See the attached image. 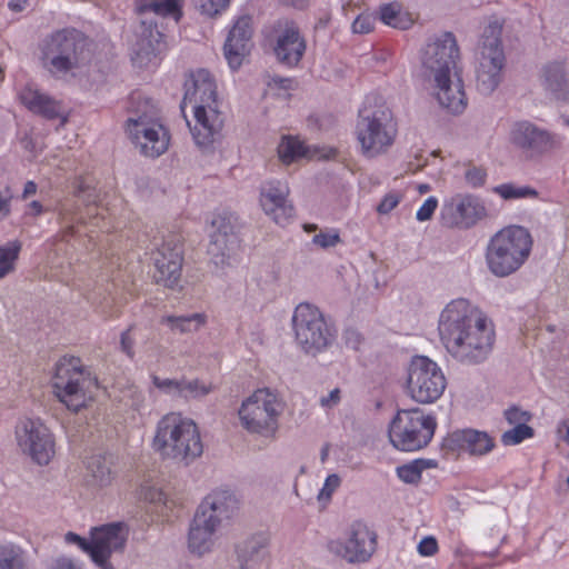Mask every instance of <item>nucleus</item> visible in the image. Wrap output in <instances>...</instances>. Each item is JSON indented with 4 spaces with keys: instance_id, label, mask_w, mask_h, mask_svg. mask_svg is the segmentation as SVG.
<instances>
[{
    "instance_id": "f257e3e1",
    "label": "nucleus",
    "mask_w": 569,
    "mask_h": 569,
    "mask_svg": "<svg viewBox=\"0 0 569 569\" xmlns=\"http://www.w3.org/2000/svg\"><path fill=\"white\" fill-rule=\"evenodd\" d=\"M438 333L446 351L459 363L486 361L495 343V326L490 318L469 300L449 301L438 318Z\"/></svg>"
},
{
    "instance_id": "f03ea898",
    "label": "nucleus",
    "mask_w": 569,
    "mask_h": 569,
    "mask_svg": "<svg viewBox=\"0 0 569 569\" xmlns=\"http://www.w3.org/2000/svg\"><path fill=\"white\" fill-rule=\"evenodd\" d=\"M151 446L162 458L186 465L203 452L197 422L177 411L168 412L158 420Z\"/></svg>"
},
{
    "instance_id": "7ed1b4c3",
    "label": "nucleus",
    "mask_w": 569,
    "mask_h": 569,
    "mask_svg": "<svg viewBox=\"0 0 569 569\" xmlns=\"http://www.w3.org/2000/svg\"><path fill=\"white\" fill-rule=\"evenodd\" d=\"M182 8L183 0H136V10L142 17L132 44L131 59L136 67L157 64L158 56L166 49L163 34L147 16L153 13L177 23L182 17Z\"/></svg>"
},
{
    "instance_id": "20e7f679",
    "label": "nucleus",
    "mask_w": 569,
    "mask_h": 569,
    "mask_svg": "<svg viewBox=\"0 0 569 569\" xmlns=\"http://www.w3.org/2000/svg\"><path fill=\"white\" fill-rule=\"evenodd\" d=\"M286 403L274 390L262 387L244 396L236 410V426L246 435L274 439Z\"/></svg>"
},
{
    "instance_id": "39448f33",
    "label": "nucleus",
    "mask_w": 569,
    "mask_h": 569,
    "mask_svg": "<svg viewBox=\"0 0 569 569\" xmlns=\"http://www.w3.org/2000/svg\"><path fill=\"white\" fill-rule=\"evenodd\" d=\"M533 246L530 231L519 224H510L498 230L488 241L486 264L498 278L517 272L529 259Z\"/></svg>"
},
{
    "instance_id": "423d86ee",
    "label": "nucleus",
    "mask_w": 569,
    "mask_h": 569,
    "mask_svg": "<svg viewBox=\"0 0 569 569\" xmlns=\"http://www.w3.org/2000/svg\"><path fill=\"white\" fill-rule=\"evenodd\" d=\"M52 389L61 403L78 412L93 401L98 383L79 358L62 357L54 367Z\"/></svg>"
},
{
    "instance_id": "0eeeda50",
    "label": "nucleus",
    "mask_w": 569,
    "mask_h": 569,
    "mask_svg": "<svg viewBox=\"0 0 569 569\" xmlns=\"http://www.w3.org/2000/svg\"><path fill=\"white\" fill-rule=\"evenodd\" d=\"M90 59L89 40L76 31H59L41 46L42 64L52 74L72 72Z\"/></svg>"
},
{
    "instance_id": "6e6552de",
    "label": "nucleus",
    "mask_w": 569,
    "mask_h": 569,
    "mask_svg": "<svg viewBox=\"0 0 569 569\" xmlns=\"http://www.w3.org/2000/svg\"><path fill=\"white\" fill-rule=\"evenodd\" d=\"M291 325L298 347L307 355L323 352L336 339L333 326L318 307L308 302H301L295 308Z\"/></svg>"
},
{
    "instance_id": "1a4fd4ad",
    "label": "nucleus",
    "mask_w": 569,
    "mask_h": 569,
    "mask_svg": "<svg viewBox=\"0 0 569 569\" xmlns=\"http://www.w3.org/2000/svg\"><path fill=\"white\" fill-rule=\"evenodd\" d=\"M506 57L501 44V29L488 26L481 36L476 53V87L485 94H491L501 83Z\"/></svg>"
},
{
    "instance_id": "9d476101",
    "label": "nucleus",
    "mask_w": 569,
    "mask_h": 569,
    "mask_svg": "<svg viewBox=\"0 0 569 569\" xmlns=\"http://www.w3.org/2000/svg\"><path fill=\"white\" fill-rule=\"evenodd\" d=\"M436 420L419 409L399 410L389 425L388 437L400 451H417L426 447L433 437Z\"/></svg>"
},
{
    "instance_id": "9b49d317",
    "label": "nucleus",
    "mask_w": 569,
    "mask_h": 569,
    "mask_svg": "<svg viewBox=\"0 0 569 569\" xmlns=\"http://www.w3.org/2000/svg\"><path fill=\"white\" fill-rule=\"evenodd\" d=\"M405 387L411 400L429 405L441 398L447 388V379L435 360L426 356H415L407 367Z\"/></svg>"
},
{
    "instance_id": "f8f14e48",
    "label": "nucleus",
    "mask_w": 569,
    "mask_h": 569,
    "mask_svg": "<svg viewBox=\"0 0 569 569\" xmlns=\"http://www.w3.org/2000/svg\"><path fill=\"white\" fill-rule=\"evenodd\" d=\"M356 139L360 153L368 159L378 158L389 151L397 137V127L387 110L361 116L356 126Z\"/></svg>"
},
{
    "instance_id": "ddd939ff",
    "label": "nucleus",
    "mask_w": 569,
    "mask_h": 569,
    "mask_svg": "<svg viewBox=\"0 0 569 569\" xmlns=\"http://www.w3.org/2000/svg\"><path fill=\"white\" fill-rule=\"evenodd\" d=\"M16 441L33 462L46 466L56 455V440L40 418H22L16 426Z\"/></svg>"
},
{
    "instance_id": "4468645a",
    "label": "nucleus",
    "mask_w": 569,
    "mask_h": 569,
    "mask_svg": "<svg viewBox=\"0 0 569 569\" xmlns=\"http://www.w3.org/2000/svg\"><path fill=\"white\" fill-rule=\"evenodd\" d=\"M127 133L134 147L149 158L163 154L170 144L169 130L158 118L147 112L128 119Z\"/></svg>"
},
{
    "instance_id": "2eb2a0df",
    "label": "nucleus",
    "mask_w": 569,
    "mask_h": 569,
    "mask_svg": "<svg viewBox=\"0 0 569 569\" xmlns=\"http://www.w3.org/2000/svg\"><path fill=\"white\" fill-rule=\"evenodd\" d=\"M487 217L485 202L468 192H458L446 198L439 213L441 224L450 229H469Z\"/></svg>"
},
{
    "instance_id": "dca6fc26",
    "label": "nucleus",
    "mask_w": 569,
    "mask_h": 569,
    "mask_svg": "<svg viewBox=\"0 0 569 569\" xmlns=\"http://www.w3.org/2000/svg\"><path fill=\"white\" fill-rule=\"evenodd\" d=\"M459 49L455 37L443 32L431 38L421 53V64L426 79L458 71Z\"/></svg>"
},
{
    "instance_id": "f3484780",
    "label": "nucleus",
    "mask_w": 569,
    "mask_h": 569,
    "mask_svg": "<svg viewBox=\"0 0 569 569\" xmlns=\"http://www.w3.org/2000/svg\"><path fill=\"white\" fill-rule=\"evenodd\" d=\"M128 531L122 523H109L91 530L90 557L100 569H113L109 558L113 552L121 551Z\"/></svg>"
},
{
    "instance_id": "a211bd4d",
    "label": "nucleus",
    "mask_w": 569,
    "mask_h": 569,
    "mask_svg": "<svg viewBox=\"0 0 569 569\" xmlns=\"http://www.w3.org/2000/svg\"><path fill=\"white\" fill-rule=\"evenodd\" d=\"M289 196L290 188L287 181L267 180L261 184L259 191L260 208L277 224L284 226L295 213Z\"/></svg>"
},
{
    "instance_id": "6ab92c4d",
    "label": "nucleus",
    "mask_w": 569,
    "mask_h": 569,
    "mask_svg": "<svg viewBox=\"0 0 569 569\" xmlns=\"http://www.w3.org/2000/svg\"><path fill=\"white\" fill-rule=\"evenodd\" d=\"M252 37V18L248 14L237 17L223 44V56L232 70H238L249 57L253 47Z\"/></svg>"
},
{
    "instance_id": "aec40b11",
    "label": "nucleus",
    "mask_w": 569,
    "mask_h": 569,
    "mask_svg": "<svg viewBox=\"0 0 569 569\" xmlns=\"http://www.w3.org/2000/svg\"><path fill=\"white\" fill-rule=\"evenodd\" d=\"M238 218L230 212L217 213L211 221L208 252L214 264H224L238 244Z\"/></svg>"
},
{
    "instance_id": "412c9836",
    "label": "nucleus",
    "mask_w": 569,
    "mask_h": 569,
    "mask_svg": "<svg viewBox=\"0 0 569 569\" xmlns=\"http://www.w3.org/2000/svg\"><path fill=\"white\" fill-rule=\"evenodd\" d=\"M438 104L452 114L462 113L468 104L460 70L427 79Z\"/></svg>"
},
{
    "instance_id": "4be33fe9",
    "label": "nucleus",
    "mask_w": 569,
    "mask_h": 569,
    "mask_svg": "<svg viewBox=\"0 0 569 569\" xmlns=\"http://www.w3.org/2000/svg\"><path fill=\"white\" fill-rule=\"evenodd\" d=\"M509 140L530 159L538 158L556 147L555 137L550 132L528 121L515 123L510 129Z\"/></svg>"
},
{
    "instance_id": "5701e85b",
    "label": "nucleus",
    "mask_w": 569,
    "mask_h": 569,
    "mask_svg": "<svg viewBox=\"0 0 569 569\" xmlns=\"http://www.w3.org/2000/svg\"><path fill=\"white\" fill-rule=\"evenodd\" d=\"M376 546V533L365 522L355 521L348 528L345 540L335 550L349 562H365L373 555Z\"/></svg>"
},
{
    "instance_id": "b1692460",
    "label": "nucleus",
    "mask_w": 569,
    "mask_h": 569,
    "mask_svg": "<svg viewBox=\"0 0 569 569\" xmlns=\"http://www.w3.org/2000/svg\"><path fill=\"white\" fill-rule=\"evenodd\" d=\"M219 108V101L190 108L192 121H188V126L194 142L201 148L210 147L222 129L223 118Z\"/></svg>"
},
{
    "instance_id": "393cba45",
    "label": "nucleus",
    "mask_w": 569,
    "mask_h": 569,
    "mask_svg": "<svg viewBox=\"0 0 569 569\" xmlns=\"http://www.w3.org/2000/svg\"><path fill=\"white\" fill-rule=\"evenodd\" d=\"M272 50L278 62L296 67L305 54L306 41L292 22L280 23L273 31Z\"/></svg>"
},
{
    "instance_id": "a878e982",
    "label": "nucleus",
    "mask_w": 569,
    "mask_h": 569,
    "mask_svg": "<svg viewBox=\"0 0 569 569\" xmlns=\"http://www.w3.org/2000/svg\"><path fill=\"white\" fill-rule=\"evenodd\" d=\"M153 278L158 283L176 288L181 277L182 249L170 241L163 242L153 253Z\"/></svg>"
},
{
    "instance_id": "bb28decb",
    "label": "nucleus",
    "mask_w": 569,
    "mask_h": 569,
    "mask_svg": "<svg viewBox=\"0 0 569 569\" xmlns=\"http://www.w3.org/2000/svg\"><path fill=\"white\" fill-rule=\"evenodd\" d=\"M217 83L209 71L199 69L191 72L184 82L181 109L218 102Z\"/></svg>"
},
{
    "instance_id": "cd10ccee",
    "label": "nucleus",
    "mask_w": 569,
    "mask_h": 569,
    "mask_svg": "<svg viewBox=\"0 0 569 569\" xmlns=\"http://www.w3.org/2000/svg\"><path fill=\"white\" fill-rule=\"evenodd\" d=\"M545 88L558 99L569 101V59L548 61L541 69Z\"/></svg>"
},
{
    "instance_id": "c85d7f7f",
    "label": "nucleus",
    "mask_w": 569,
    "mask_h": 569,
    "mask_svg": "<svg viewBox=\"0 0 569 569\" xmlns=\"http://www.w3.org/2000/svg\"><path fill=\"white\" fill-rule=\"evenodd\" d=\"M450 445L471 456H485L489 453L493 447V439L485 431L475 429L457 430L449 436Z\"/></svg>"
},
{
    "instance_id": "c756f323",
    "label": "nucleus",
    "mask_w": 569,
    "mask_h": 569,
    "mask_svg": "<svg viewBox=\"0 0 569 569\" xmlns=\"http://www.w3.org/2000/svg\"><path fill=\"white\" fill-rule=\"evenodd\" d=\"M116 458L110 453L93 455L86 462L87 481L90 486L104 489L116 479Z\"/></svg>"
},
{
    "instance_id": "7c9ffc66",
    "label": "nucleus",
    "mask_w": 569,
    "mask_h": 569,
    "mask_svg": "<svg viewBox=\"0 0 569 569\" xmlns=\"http://www.w3.org/2000/svg\"><path fill=\"white\" fill-rule=\"evenodd\" d=\"M19 100L28 110L36 114L48 119L61 116V104L33 84H27L20 90Z\"/></svg>"
},
{
    "instance_id": "2f4dec72",
    "label": "nucleus",
    "mask_w": 569,
    "mask_h": 569,
    "mask_svg": "<svg viewBox=\"0 0 569 569\" xmlns=\"http://www.w3.org/2000/svg\"><path fill=\"white\" fill-rule=\"evenodd\" d=\"M222 521L230 520L239 508L236 495L226 488L211 491L200 503Z\"/></svg>"
},
{
    "instance_id": "473e14b6",
    "label": "nucleus",
    "mask_w": 569,
    "mask_h": 569,
    "mask_svg": "<svg viewBox=\"0 0 569 569\" xmlns=\"http://www.w3.org/2000/svg\"><path fill=\"white\" fill-rule=\"evenodd\" d=\"M217 532L191 521L188 532V550L190 553L202 557L210 553L216 545Z\"/></svg>"
},
{
    "instance_id": "72a5a7b5",
    "label": "nucleus",
    "mask_w": 569,
    "mask_h": 569,
    "mask_svg": "<svg viewBox=\"0 0 569 569\" xmlns=\"http://www.w3.org/2000/svg\"><path fill=\"white\" fill-rule=\"evenodd\" d=\"M160 323L166 326L173 333H194L207 323V316L202 312L166 315L161 317Z\"/></svg>"
},
{
    "instance_id": "f704fd0d",
    "label": "nucleus",
    "mask_w": 569,
    "mask_h": 569,
    "mask_svg": "<svg viewBox=\"0 0 569 569\" xmlns=\"http://www.w3.org/2000/svg\"><path fill=\"white\" fill-rule=\"evenodd\" d=\"M268 543L269 538L263 533H258L247 539L240 550L242 567L253 569L257 565L262 562L267 556L266 550Z\"/></svg>"
},
{
    "instance_id": "c9c22d12",
    "label": "nucleus",
    "mask_w": 569,
    "mask_h": 569,
    "mask_svg": "<svg viewBox=\"0 0 569 569\" xmlns=\"http://www.w3.org/2000/svg\"><path fill=\"white\" fill-rule=\"evenodd\" d=\"M277 156L282 164L289 166L307 157L308 148L297 137L282 136L277 147Z\"/></svg>"
},
{
    "instance_id": "e433bc0d",
    "label": "nucleus",
    "mask_w": 569,
    "mask_h": 569,
    "mask_svg": "<svg viewBox=\"0 0 569 569\" xmlns=\"http://www.w3.org/2000/svg\"><path fill=\"white\" fill-rule=\"evenodd\" d=\"M138 497L142 501L149 502L157 508H160L161 511L172 510L176 506L174 500L169 497L167 492L152 483L141 485L138 490Z\"/></svg>"
},
{
    "instance_id": "4c0bfd02",
    "label": "nucleus",
    "mask_w": 569,
    "mask_h": 569,
    "mask_svg": "<svg viewBox=\"0 0 569 569\" xmlns=\"http://www.w3.org/2000/svg\"><path fill=\"white\" fill-rule=\"evenodd\" d=\"M381 20L385 24L406 30L413 23V19L408 12L402 11L397 3L386 4L380 11Z\"/></svg>"
},
{
    "instance_id": "58836bf2",
    "label": "nucleus",
    "mask_w": 569,
    "mask_h": 569,
    "mask_svg": "<svg viewBox=\"0 0 569 569\" xmlns=\"http://www.w3.org/2000/svg\"><path fill=\"white\" fill-rule=\"evenodd\" d=\"M21 247V242L18 240H11L0 246V280L14 271Z\"/></svg>"
},
{
    "instance_id": "ea45409f",
    "label": "nucleus",
    "mask_w": 569,
    "mask_h": 569,
    "mask_svg": "<svg viewBox=\"0 0 569 569\" xmlns=\"http://www.w3.org/2000/svg\"><path fill=\"white\" fill-rule=\"evenodd\" d=\"M492 191L503 200L537 199L538 191L525 184L501 183L493 187Z\"/></svg>"
},
{
    "instance_id": "a19ab883",
    "label": "nucleus",
    "mask_w": 569,
    "mask_h": 569,
    "mask_svg": "<svg viewBox=\"0 0 569 569\" xmlns=\"http://www.w3.org/2000/svg\"><path fill=\"white\" fill-rule=\"evenodd\" d=\"M433 466L431 460L415 459L397 468V476L406 483H418L422 471Z\"/></svg>"
},
{
    "instance_id": "79ce46f5",
    "label": "nucleus",
    "mask_w": 569,
    "mask_h": 569,
    "mask_svg": "<svg viewBox=\"0 0 569 569\" xmlns=\"http://www.w3.org/2000/svg\"><path fill=\"white\" fill-rule=\"evenodd\" d=\"M0 569H24L22 550L11 543L0 546Z\"/></svg>"
},
{
    "instance_id": "37998d69",
    "label": "nucleus",
    "mask_w": 569,
    "mask_h": 569,
    "mask_svg": "<svg viewBox=\"0 0 569 569\" xmlns=\"http://www.w3.org/2000/svg\"><path fill=\"white\" fill-rule=\"evenodd\" d=\"M212 391V386L198 379L188 380L182 379V398H202Z\"/></svg>"
},
{
    "instance_id": "c03bdc74",
    "label": "nucleus",
    "mask_w": 569,
    "mask_h": 569,
    "mask_svg": "<svg viewBox=\"0 0 569 569\" xmlns=\"http://www.w3.org/2000/svg\"><path fill=\"white\" fill-rule=\"evenodd\" d=\"M151 381L154 388L167 396L181 397L182 395V379L162 378L152 375Z\"/></svg>"
},
{
    "instance_id": "a18cd8bd",
    "label": "nucleus",
    "mask_w": 569,
    "mask_h": 569,
    "mask_svg": "<svg viewBox=\"0 0 569 569\" xmlns=\"http://www.w3.org/2000/svg\"><path fill=\"white\" fill-rule=\"evenodd\" d=\"M533 436V430L528 425L513 426L512 429L507 430L501 436V441L506 446H516L526 439Z\"/></svg>"
},
{
    "instance_id": "49530a36",
    "label": "nucleus",
    "mask_w": 569,
    "mask_h": 569,
    "mask_svg": "<svg viewBox=\"0 0 569 569\" xmlns=\"http://www.w3.org/2000/svg\"><path fill=\"white\" fill-rule=\"evenodd\" d=\"M339 243H341V238L337 229L320 230L312 237V244L321 249L333 248Z\"/></svg>"
},
{
    "instance_id": "de8ad7c7",
    "label": "nucleus",
    "mask_w": 569,
    "mask_h": 569,
    "mask_svg": "<svg viewBox=\"0 0 569 569\" xmlns=\"http://www.w3.org/2000/svg\"><path fill=\"white\" fill-rule=\"evenodd\" d=\"M232 0H198V7L202 14L214 18L228 10Z\"/></svg>"
},
{
    "instance_id": "09e8293b",
    "label": "nucleus",
    "mask_w": 569,
    "mask_h": 569,
    "mask_svg": "<svg viewBox=\"0 0 569 569\" xmlns=\"http://www.w3.org/2000/svg\"><path fill=\"white\" fill-rule=\"evenodd\" d=\"M192 521H194L206 528H209L216 532H218V530L224 522L201 505H199V507L197 508V511L194 513Z\"/></svg>"
},
{
    "instance_id": "8fccbe9b",
    "label": "nucleus",
    "mask_w": 569,
    "mask_h": 569,
    "mask_svg": "<svg viewBox=\"0 0 569 569\" xmlns=\"http://www.w3.org/2000/svg\"><path fill=\"white\" fill-rule=\"evenodd\" d=\"M487 170L483 167L469 166L463 178L466 183L471 188H481L487 181Z\"/></svg>"
},
{
    "instance_id": "3c124183",
    "label": "nucleus",
    "mask_w": 569,
    "mask_h": 569,
    "mask_svg": "<svg viewBox=\"0 0 569 569\" xmlns=\"http://www.w3.org/2000/svg\"><path fill=\"white\" fill-rule=\"evenodd\" d=\"M341 486V478L337 473L329 475L317 496L318 501L328 502L337 489Z\"/></svg>"
},
{
    "instance_id": "603ef678",
    "label": "nucleus",
    "mask_w": 569,
    "mask_h": 569,
    "mask_svg": "<svg viewBox=\"0 0 569 569\" xmlns=\"http://www.w3.org/2000/svg\"><path fill=\"white\" fill-rule=\"evenodd\" d=\"M403 194L399 191H390L383 196L377 207L379 214H389L401 202Z\"/></svg>"
},
{
    "instance_id": "864d4df0",
    "label": "nucleus",
    "mask_w": 569,
    "mask_h": 569,
    "mask_svg": "<svg viewBox=\"0 0 569 569\" xmlns=\"http://www.w3.org/2000/svg\"><path fill=\"white\" fill-rule=\"evenodd\" d=\"M77 196L88 206L97 201L98 194L93 186V179L88 178L79 181L77 187Z\"/></svg>"
},
{
    "instance_id": "5fc2aeb1",
    "label": "nucleus",
    "mask_w": 569,
    "mask_h": 569,
    "mask_svg": "<svg viewBox=\"0 0 569 569\" xmlns=\"http://www.w3.org/2000/svg\"><path fill=\"white\" fill-rule=\"evenodd\" d=\"M438 204H439V202H438L437 197H435V196L428 197L422 202V204L418 208V210L416 212L417 221H419V222L429 221L432 218L435 211L437 210Z\"/></svg>"
},
{
    "instance_id": "6e6d98bb",
    "label": "nucleus",
    "mask_w": 569,
    "mask_h": 569,
    "mask_svg": "<svg viewBox=\"0 0 569 569\" xmlns=\"http://www.w3.org/2000/svg\"><path fill=\"white\" fill-rule=\"evenodd\" d=\"M505 417L507 421L512 426H522L527 425L530 420L531 416L528 411L522 410L517 407L509 408L505 411Z\"/></svg>"
},
{
    "instance_id": "4d7b16f0",
    "label": "nucleus",
    "mask_w": 569,
    "mask_h": 569,
    "mask_svg": "<svg viewBox=\"0 0 569 569\" xmlns=\"http://www.w3.org/2000/svg\"><path fill=\"white\" fill-rule=\"evenodd\" d=\"M417 551L422 557H431L438 551V542L436 538L428 536L420 540Z\"/></svg>"
},
{
    "instance_id": "13d9d810",
    "label": "nucleus",
    "mask_w": 569,
    "mask_h": 569,
    "mask_svg": "<svg viewBox=\"0 0 569 569\" xmlns=\"http://www.w3.org/2000/svg\"><path fill=\"white\" fill-rule=\"evenodd\" d=\"M373 28V19L369 14H360L352 23V31L355 33H368Z\"/></svg>"
},
{
    "instance_id": "bf43d9fd",
    "label": "nucleus",
    "mask_w": 569,
    "mask_h": 569,
    "mask_svg": "<svg viewBox=\"0 0 569 569\" xmlns=\"http://www.w3.org/2000/svg\"><path fill=\"white\" fill-rule=\"evenodd\" d=\"M48 569H81V566L69 557L60 556L50 561Z\"/></svg>"
},
{
    "instance_id": "052dcab7",
    "label": "nucleus",
    "mask_w": 569,
    "mask_h": 569,
    "mask_svg": "<svg viewBox=\"0 0 569 569\" xmlns=\"http://www.w3.org/2000/svg\"><path fill=\"white\" fill-rule=\"evenodd\" d=\"M319 402L322 408L336 407L340 402V390L338 388L330 390L328 395L320 398Z\"/></svg>"
},
{
    "instance_id": "680f3d73",
    "label": "nucleus",
    "mask_w": 569,
    "mask_h": 569,
    "mask_svg": "<svg viewBox=\"0 0 569 569\" xmlns=\"http://www.w3.org/2000/svg\"><path fill=\"white\" fill-rule=\"evenodd\" d=\"M132 408V410L140 412V410L144 406V396L141 391L131 390L130 391V400L127 403Z\"/></svg>"
},
{
    "instance_id": "e2e57ef3",
    "label": "nucleus",
    "mask_w": 569,
    "mask_h": 569,
    "mask_svg": "<svg viewBox=\"0 0 569 569\" xmlns=\"http://www.w3.org/2000/svg\"><path fill=\"white\" fill-rule=\"evenodd\" d=\"M64 539L68 543L77 545L81 550L90 555V541H87L86 539L81 538L80 536L73 532H68Z\"/></svg>"
},
{
    "instance_id": "0e129e2a",
    "label": "nucleus",
    "mask_w": 569,
    "mask_h": 569,
    "mask_svg": "<svg viewBox=\"0 0 569 569\" xmlns=\"http://www.w3.org/2000/svg\"><path fill=\"white\" fill-rule=\"evenodd\" d=\"M292 83L291 79L274 77L268 82V88L270 91H276L277 89L289 90Z\"/></svg>"
},
{
    "instance_id": "69168bd1",
    "label": "nucleus",
    "mask_w": 569,
    "mask_h": 569,
    "mask_svg": "<svg viewBox=\"0 0 569 569\" xmlns=\"http://www.w3.org/2000/svg\"><path fill=\"white\" fill-rule=\"evenodd\" d=\"M121 350L130 358L133 357L134 352H133V340L132 338L130 337V333L129 331H124L122 332L121 335Z\"/></svg>"
},
{
    "instance_id": "338daca9",
    "label": "nucleus",
    "mask_w": 569,
    "mask_h": 569,
    "mask_svg": "<svg viewBox=\"0 0 569 569\" xmlns=\"http://www.w3.org/2000/svg\"><path fill=\"white\" fill-rule=\"evenodd\" d=\"M59 216H60V222L63 226V228L66 230H71L72 229V226L70 224L71 218L69 217L70 209L68 207L63 206L60 210Z\"/></svg>"
},
{
    "instance_id": "774afa93",
    "label": "nucleus",
    "mask_w": 569,
    "mask_h": 569,
    "mask_svg": "<svg viewBox=\"0 0 569 569\" xmlns=\"http://www.w3.org/2000/svg\"><path fill=\"white\" fill-rule=\"evenodd\" d=\"M29 6L28 0H10L8 2V7L11 11L14 12H22L26 10Z\"/></svg>"
}]
</instances>
